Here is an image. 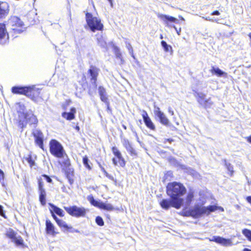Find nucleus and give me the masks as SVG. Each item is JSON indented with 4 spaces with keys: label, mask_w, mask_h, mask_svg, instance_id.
I'll list each match as a JSON object with an SVG mask.
<instances>
[{
    "label": "nucleus",
    "mask_w": 251,
    "mask_h": 251,
    "mask_svg": "<svg viewBox=\"0 0 251 251\" xmlns=\"http://www.w3.org/2000/svg\"><path fill=\"white\" fill-rule=\"evenodd\" d=\"M186 191V188L180 183L173 182L170 183L167 186V194L173 199L174 207L180 208L183 203V199L181 198Z\"/></svg>",
    "instance_id": "1"
},
{
    "label": "nucleus",
    "mask_w": 251,
    "mask_h": 251,
    "mask_svg": "<svg viewBox=\"0 0 251 251\" xmlns=\"http://www.w3.org/2000/svg\"><path fill=\"white\" fill-rule=\"evenodd\" d=\"M218 208L224 211L223 208L215 205H210L207 207L196 205L193 209L190 210V215L193 218H197L201 217L203 214H208L211 212H213Z\"/></svg>",
    "instance_id": "2"
},
{
    "label": "nucleus",
    "mask_w": 251,
    "mask_h": 251,
    "mask_svg": "<svg viewBox=\"0 0 251 251\" xmlns=\"http://www.w3.org/2000/svg\"><path fill=\"white\" fill-rule=\"evenodd\" d=\"M86 19L87 25L92 31L102 30L103 25L99 18L94 17L90 13H87L86 14Z\"/></svg>",
    "instance_id": "3"
},
{
    "label": "nucleus",
    "mask_w": 251,
    "mask_h": 251,
    "mask_svg": "<svg viewBox=\"0 0 251 251\" xmlns=\"http://www.w3.org/2000/svg\"><path fill=\"white\" fill-rule=\"evenodd\" d=\"M7 25L12 30L17 33L22 32L25 29L23 21L16 16L11 17L8 20Z\"/></svg>",
    "instance_id": "4"
},
{
    "label": "nucleus",
    "mask_w": 251,
    "mask_h": 251,
    "mask_svg": "<svg viewBox=\"0 0 251 251\" xmlns=\"http://www.w3.org/2000/svg\"><path fill=\"white\" fill-rule=\"evenodd\" d=\"M50 151L52 155L58 158L64 157L65 154L63 147L56 140L52 139L50 142Z\"/></svg>",
    "instance_id": "5"
},
{
    "label": "nucleus",
    "mask_w": 251,
    "mask_h": 251,
    "mask_svg": "<svg viewBox=\"0 0 251 251\" xmlns=\"http://www.w3.org/2000/svg\"><path fill=\"white\" fill-rule=\"evenodd\" d=\"M64 209L70 215L75 217H85L87 210L83 207H78L76 205L72 206H64Z\"/></svg>",
    "instance_id": "6"
},
{
    "label": "nucleus",
    "mask_w": 251,
    "mask_h": 251,
    "mask_svg": "<svg viewBox=\"0 0 251 251\" xmlns=\"http://www.w3.org/2000/svg\"><path fill=\"white\" fill-rule=\"evenodd\" d=\"M195 96L200 104L205 107H209L212 104V102L210 100V99H206L205 95L202 93L195 92Z\"/></svg>",
    "instance_id": "7"
},
{
    "label": "nucleus",
    "mask_w": 251,
    "mask_h": 251,
    "mask_svg": "<svg viewBox=\"0 0 251 251\" xmlns=\"http://www.w3.org/2000/svg\"><path fill=\"white\" fill-rule=\"evenodd\" d=\"M6 235L17 246L23 245L24 240L20 236H17L16 233L12 229H9L6 232Z\"/></svg>",
    "instance_id": "8"
},
{
    "label": "nucleus",
    "mask_w": 251,
    "mask_h": 251,
    "mask_svg": "<svg viewBox=\"0 0 251 251\" xmlns=\"http://www.w3.org/2000/svg\"><path fill=\"white\" fill-rule=\"evenodd\" d=\"M19 106L23 110L22 112H19V117L23 116L25 118H28V116H30V119L28 122L31 124H36L38 122V120L36 117L32 113V111H30L26 113H24L25 106L23 104H20Z\"/></svg>",
    "instance_id": "9"
},
{
    "label": "nucleus",
    "mask_w": 251,
    "mask_h": 251,
    "mask_svg": "<svg viewBox=\"0 0 251 251\" xmlns=\"http://www.w3.org/2000/svg\"><path fill=\"white\" fill-rule=\"evenodd\" d=\"M210 241H214L225 247H230L234 245L231 239H226L220 236H214L211 239H209Z\"/></svg>",
    "instance_id": "10"
},
{
    "label": "nucleus",
    "mask_w": 251,
    "mask_h": 251,
    "mask_svg": "<svg viewBox=\"0 0 251 251\" xmlns=\"http://www.w3.org/2000/svg\"><path fill=\"white\" fill-rule=\"evenodd\" d=\"M32 134L35 138V142L39 147L43 149V140L44 135L43 133L38 129H35L33 130Z\"/></svg>",
    "instance_id": "11"
},
{
    "label": "nucleus",
    "mask_w": 251,
    "mask_h": 251,
    "mask_svg": "<svg viewBox=\"0 0 251 251\" xmlns=\"http://www.w3.org/2000/svg\"><path fill=\"white\" fill-rule=\"evenodd\" d=\"M8 39V35L4 24H0V44H5Z\"/></svg>",
    "instance_id": "12"
},
{
    "label": "nucleus",
    "mask_w": 251,
    "mask_h": 251,
    "mask_svg": "<svg viewBox=\"0 0 251 251\" xmlns=\"http://www.w3.org/2000/svg\"><path fill=\"white\" fill-rule=\"evenodd\" d=\"M40 92V90L35 88L28 87L26 96L33 100L37 101Z\"/></svg>",
    "instance_id": "13"
},
{
    "label": "nucleus",
    "mask_w": 251,
    "mask_h": 251,
    "mask_svg": "<svg viewBox=\"0 0 251 251\" xmlns=\"http://www.w3.org/2000/svg\"><path fill=\"white\" fill-rule=\"evenodd\" d=\"M142 116L146 126L150 129L154 130L155 126L145 110L142 111Z\"/></svg>",
    "instance_id": "14"
},
{
    "label": "nucleus",
    "mask_w": 251,
    "mask_h": 251,
    "mask_svg": "<svg viewBox=\"0 0 251 251\" xmlns=\"http://www.w3.org/2000/svg\"><path fill=\"white\" fill-rule=\"evenodd\" d=\"M157 16L160 19L163 21L167 25H168V22H173L176 24L179 23V21L177 19L169 15L158 14L157 15Z\"/></svg>",
    "instance_id": "15"
},
{
    "label": "nucleus",
    "mask_w": 251,
    "mask_h": 251,
    "mask_svg": "<svg viewBox=\"0 0 251 251\" xmlns=\"http://www.w3.org/2000/svg\"><path fill=\"white\" fill-rule=\"evenodd\" d=\"M99 70L96 67L91 66L88 73L91 76V80L92 83H96L97 77L98 75Z\"/></svg>",
    "instance_id": "16"
},
{
    "label": "nucleus",
    "mask_w": 251,
    "mask_h": 251,
    "mask_svg": "<svg viewBox=\"0 0 251 251\" xmlns=\"http://www.w3.org/2000/svg\"><path fill=\"white\" fill-rule=\"evenodd\" d=\"M112 152L115 156L118 159V162L120 166L124 167L125 165V161L122 156L120 151L116 147H113L112 149Z\"/></svg>",
    "instance_id": "17"
},
{
    "label": "nucleus",
    "mask_w": 251,
    "mask_h": 251,
    "mask_svg": "<svg viewBox=\"0 0 251 251\" xmlns=\"http://www.w3.org/2000/svg\"><path fill=\"white\" fill-rule=\"evenodd\" d=\"M122 143L124 147L130 155H135L136 154L135 150L133 148L131 144L127 139H123L122 140Z\"/></svg>",
    "instance_id": "18"
},
{
    "label": "nucleus",
    "mask_w": 251,
    "mask_h": 251,
    "mask_svg": "<svg viewBox=\"0 0 251 251\" xmlns=\"http://www.w3.org/2000/svg\"><path fill=\"white\" fill-rule=\"evenodd\" d=\"M9 12V5L6 2H0V18H2L8 14Z\"/></svg>",
    "instance_id": "19"
},
{
    "label": "nucleus",
    "mask_w": 251,
    "mask_h": 251,
    "mask_svg": "<svg viewBox=\"0 0 251 251\" xmlns=\"http://www.w3.org/2000/svg\"><path fill=\"white\" fill-rule=\"evenodd\" d=\"M210 72L213 75H215L218 77H226L227 74L226 73L223 72L218 67L212 66Z\"/></svg>",
    "instance_id": "20"
},
{
    "label": "nucleus",
    "mask_w": 251,
    "mask_h": 251,
    "mask_svg": "<svg viewBox=\"0 0 251 251\" xmlns=\"http://www.w3.org/2000/svg\"><path fill=\"white\" fill-rule=\"evenodd\" d=\"M46 230L48 234L54 236L55 234L57 233V232H55L54 230L55 227L51 223V222L50 220H46Z\"/></svg>",
    "instance_id": "21"
},
{
    "label": "nucleus",
    "mask_w": 251,
    "mask_h": 251,
    "mask_svg": "<svg viewBox=\"0 0 251 251\" xmlns=\"http://www.w3.org/2000/svg\"><path fill=\"white\" fill-rule=\"evenodd\" d=\"M28 87H13L12 92L14 94H23L27 95Z\"/></svg>",
    "instance_id": "22"
},
{
    "label": "nucleus",
    "mask_w": 251,
    "mask_h": 251,
    "mask_svg": "<svg viewBox=\"0 0 251 251\" xmlns=\"http://www.w3.org/2000/svg\"><path fill=\"white\" fill-rule=\"evenodd\" d=\"M160 204L162 208L168 209L170 206L174 207L173 199L167 200L164 199L160 202Z\"/></svg>",
    "instance_id": "23"
},
{
    "label": "nucleus",
    "mask_w": 251,
    "mask_h": 251,
    "mask_svg": "<svg viewBox=\"0 0 251 251\" xmlns=\"http://www.w3.org/2000/svg\"><path fill=\"white\" fill-rule=\"evenodd\" d=\"M96 37L98 44L101 48H106L107 47V44L105 37L101 34H97Z\"/></svg>",
    "instance_id": "24"
},
{
    "label": "nucleus",
    "mask_w": 251,
    "mask_h": 251,
    "mask_svg": "<svg viewBox=\"0 0 251 251\" xmlns=\"http://www.w3.org/2000/svg\"><path fill=\"white\" fill-rule=\"evenodd\" d=\"M76 112V109L75 108H72L70 112H63L62 114V116L68 120H71L75 118V114Z\"/></svg>",
    "instance_id": "25"
},
{
    "label": "nucleus",
    "mask_w": 251,
    "mask_h": 251,
    "mask_svg": "<svg viewBox=\"0 0 251 251\" xmlns=\"http://www.w3.org/2000/svg\"><path fill=\"white\" fill-rule=\"evenodd\" d=\"M66 175L69 183L72 184L74 182V170L71 168L67 169L66 171Z\"/></svg>",
    "instance_id": "26"
},
{
    "label": "nucleus",
    "mask_w": 251,
    "mask_h": 251,
    "mask_svg": "<svg viewBox=\"0 0 251 251\" xmlns=\"http://www.w3.org/2000/svg\"><path fill=\"white\" fill-rule=\"evenodd\" d=\"M157 117L159 118V121L162 124L165 126L170 125L169 120L164 113L158 116Z\"/></svg>",
    "instance_id": "27"
},
{
    "label": "nucleus",
    "mask_w": 251,
    "mask_h": 251,
    "mask_svg": "<svg viewBox=\"0 0 251 251\" xmlns=\"http://www.w3.org/2000/svg\"><path fill=\"white\" fill-rule=\"evenodd\" d=\"M99 93L100 96L101 100L103 102H106L107 98L105 89L101 86L99 87Z\"/></svg>",
    "instance_id": "28"
},
{
    "label": "nucleus",
    "mask_w": 251,
    "mask_h": 251,
    "mask_svg": "<svg viewBox=\"0 0 251 251\" xmlns=\"http://www.w3.org/2000/svg\"><path fill=\"white\" fill-rule=\"evenodd\" d=\"M49 205L52 208L51 210H52V211L54 212H55L56 214H57L58 215H59V216H61V217L64 216L63 211L61 209L55 206L54 205H53L52 203H49Z\"/></svg>",
    "instance_id": "29"
},
{
    "label": "nucleus",
    "mask_w": 251,
    "mask_h": 251,
    "mask_svg": "<svg viewBox=\"0 0 251 251\" xmlns=\"http://www.w3.org/2000/svg\"><path fill=\"white\" fill-rule=\"evenodd\" d=\"M39 201L43 205H45L46 203V192L45 190H42V191H39Z\"/></svg>",
    "instance_id": "30"
},
{
    "label": "nucleus",
    "mask_w": 251,
    "mask_h": 251,
    "mask_svg": "<svg viewBox=\"0 0 251 251\" xmlns=\"http://www.w3.org/2000/svg\"><path fill=\"white\" fill-rule=\"evenodd\" d=\"M100 209H102L107 211H112L113 210H114V207L110 203L102 202V204H100Z\"/></svg>",
    "instance_id": "31"
},
{
    "label": "nucleus",
    "mask_w": 251,
    "mask_h": 251,
    "mask_svg": "<svg viewBox=\"0 0 251 251\" xmlns=\"http://www.w3.org/2000/svg\"><path fill=\"white\" fill-rule=\"evenodd\" d=\"M113 50L116 58L120 59L122 63H123V60L120 49L116 46L113 45Z\"/></svg>",
    "instance_id": "32"
},
{
    "label": "nucleus",
    "mask_w": 251,
    "mask_h": 251,
    "mask_svg": "<svg viewBox=\"0 0 251 251\" xmlns=\"http://www.w3.org/2000/svg\"><path fill=\"white\" fill-rule=\"evenodd\" d=\"M57 224L60 227L63 228L65 230L73 228L72 226H69L65 221L62 220H58Z\"/></svg>",
    "instance_id": "33"
},
{
    "label": "nucleus",
    "mask_w": 251,
    "mask_h": 251,
    "mask_svg": "<svg viewBox=\"0 0 251 251\" xmlns=\"http://www.w3.org/2000/svg\"><path fill=\"white\" fill-rule=\"evenodd\" d=\"M89 200L92 205L100 208V204H102V202L96 201L93 197H91Z\"/></svg>",
    "instance_id": "34"
},
{
    "label": "nucleus",
    "mask_w": 251,
    "mask_h": 251,
    "mask_svg": "<svg viewBox=\"0 0 251 251\" xmlns=\"http://www.w3.org/2000/svg\"><path fill=\"white\" fill-rule=\"evenodd\" d=\"M30 117H31L30 116H28V118H24V120H22V119H21L20 118L19 119V126H20V127L21 128H23L24 127H25L26 125V123L27 122H28L29 121V120L30 119Z\"/></svg>",
    "instance_id": "35"
},
{
    "label": "nucleus",
    "mask_w": 251,
    "mask_h": 251,
    "mask_svg": "<svg viewBox=\"0 0 251 251\" xmlns=\"http://www.w3.org/2000/svg\"><path fill=\"white\" fill-rule=\"evenodd\" d=\"M30 117H31L30 116H28V118H24V120H22V119H21L20 118L19 119V126H20V127L21 128H23L24 127H25L26 125V123L27 122H28L29 121V120L30 119Z\"/></svg>",
    "instance_id": "36"
},
{
    "label": "nucleus",
    "mask_w": 251,
    "mask_h": 251,
    "mask_svg": "<svg viewBox=\"0 0 251 251\" xmlns=\"http://www.w3.org/2000/svg\"><path fill=\"white\" fill-rule=\"evenodd\" d=\"M243 234L251 242V230L247 228L242 230Z\"/></svg>",
    "instance_id": "37"
},
{
    "label": "nucleus",
    "mask_w": 251,
    "mask_h": 251,
    "mask_svg": "<svg viewBox=\"0 0 251 251\" xmlns=\"http://www.w3.org/2000/svg\"><path fill=\"white\" fill-rule=\"evenodd\" d=\"M161 44L162 46L163 47L165 51L169 52L170 51V50L172 51V47L170 46V45H168L165 41H161Z\"/></svg>",
    "instance_id": "38"
},
{
    "label": "nucleus",
    "mask_w": 251,
    "mask_h": 251,
    "mask_svg": "<svg viewBox=\"0 0 251 251\" xmlns=\"http://www.w3.org/2000/svg\"><path fill=\"white\" fill-rule=\"evenodd\" d=\"M193 198H194V195H193V192H189L188 194V195L187 196V198H186V203L187 205H189L190 204V203L192 201Z\"/></svg>",
    "instance_id": "39"
},
{
    "label": "nucleus",
    "mask_w": 251,
    "mask_h": 251,
    "mask_svg": "<svg viewBox=\"0 0 251 251\" xmlns=\"http://www.w3.org/2000/svg\"><path fill=\"white\" fill-rule=\"evenodd\" d=\"M62 158L63 159L62 163L65 166L69 167L70 165V162L66 154L65 153V154L64 155V157Z\"/></svg>",
    "instance_id": "40"
},
{
    "label": "nucleus",
    "mask_w": 251,
    "mask_h": 251,
    "mask_svg": "<svg viewBox=\"0 0 251 251\" xmlns=\"http://www.w3.org/2000/svg\"><path fill=\"white\" fill-rule=\"evenodd\" d=\"M225 165L226 166V169L228 170V171L230 173V175L232 176L234 171H233V168L232 166L229 163L225 162Z\"/></svg>",
    "instance_id": "41"
},
{
    "label": "nucleus",
    "mask_w": 251,
    "mask_h": 251,
    "mask_svg": "<svg viewBox=\"0 0 251 251\" xmlns=\"http://www.w3.org/2000/svg\"><path fill=\"white\" fill-rule=\"evenodd\" d=\"M88 162H89V159H88V157L86 156H85L84 157H83V163L84 165L85 166V167H86L88 169L90 170L91 168L88 163Z\"/></svg>",
    "instance_id": "42"
},
{
    "label": "nucleus",
    "mask_w": 251,
    "mask_h": 251,
    "mask_svg": "<svg viewBox=\"0 0 251 251\" xmlns=\"http://www.w3.org/2000/svg\"><path fill=\"white\" fill-rule=\"evenodd\" d=\"M96 222L100 226H102L104 225L103 220L100 216H97L96 218Z\"/></svg>",
    "instance_id": "43"
},
{
    "label": "nucleus",
    "mask_w": 251,
    "mask_h": 251,
    "mask_svg": "<svg viewBox=\"0 0 251 251\" xmlns=\"http://www.w3.org/2000/svg\"><path fill=\"white\" fill-rule=\"evenodd\" d=\"M202 18L206 21H210V22H215L217 23H220V22H219L220 20L218 19L210 18L209 17H202Z\"/></svg>",
    "instance_id": "44"
},
{
    "label": "nucleus",
    "mask_w": 251,
    "mask_h": 251,
    "mask_svg": "<svg viewBox=\"0 0 251 251\" xmlns=\"http://www.w3.org/2000/svg\"><path fill=\"white\" fill-rule=\"evenodd\" d=\"M38 190L39 191H42L45 190L44 188V182L42 178L38 179Z\"/></svg>",
    "instance_id": "45"
},
{
    "label": "nucleus",
    "mask_w": 251,
    "mask_h": 251,
    "mask_svg": "<svg viewBox=\"0 0 251 251\" xmlns=\"http://www.w3.org/2000/svg\"><path fill=\"white\" fill-rule=\"evenodd\" d=\"M154 112L156 116H159V115L163 113L162 111H160V108L158 107H156L155 106H154Z\"/></svg>",
    "instance_id": "46"
},
{
    "label": "nucleus",
    "mask_w": 251,
    "mask_h": 251,
    "mask_svg": "<svg viewBox=\"0 0 251 251\" xmlns=\"http://www.w3.org/2000/svg\"><path fill=\"white\" fill-rule=\"evenodd\" d=\"M172 176L173 173L171 171H169L165 174L164 178L165 179H169L170 178L172 177Z\"/></svg>",
    "instance_id": "47"
},
{
    "label": "nucleus",
    "mask_w": 251,
    "mask_h": 251,
    "mask_svg": "<svg viewBox=\"0 0 251 251\" xmlns=\"http://www.w3.org/2000/svg\"><path fill=\"white\" fill-rule=\"evenodd\" d=\"M4 177V173L1 170H0V180L1 183H2L3 186H4V183H3Z\"/></svg>",
    "instance_id": "48"
},
{
    "label": "nucleus",
    "mask_w": 251,
    "mask_h": 251,
    "mask_svg": "<svg viewBox=\"0 0 251 251\" xmlns=\"http://www.w3.org/2000/svg\"><path fill=\"white\" fill-rule=\"evenodd\" d=\"M43 177L45 178V180L49 183H51L52 182V179L47 175H44L42 176Z\"/></svg>",
    "instance_id": "49"
},
{
    "label": "nucleus",
    "mask_w": 251,
    "mask_h": 251,
    "mask_svg": "<svg viewBox=\"0 0 251 251\" xmlns=\"http://www.w3.org/2000/svg\"><path fill=\"white\" fill-rule=\"evenodd\" d=\"M171 27H173L176 31V33H177V34L178 35H179L180 34V32H181V28H177L175 25H170Z\"/></svg>",
    "instance_id": "50"
},
{
    "label": "nucleus",
    "mask_w": 251,
    "mask_h": 251,
    "mask_svg": "<svg viewBox=\"0 0 251 251\" xmlns=\"http://www.w3.org/2000/svg\"><path fill=\"white\" fill-rule=\"evenodd\" d=\"M26 160L31 166L33 165L34 162L32 160L31 156L27 157Z\"/></svg>",
    "instance_id": "51"
},
{
    "label": "nucleus",
    "mask_w": 251,
    "mask_h": 251,
    "mask_svg": "<svg viewBox=\"0 0 251 251\" xmlns=\"http://www.w3.org/2000/svg\"><path fill=\"white\" fill-rule=\"evenodd\" d=\"M50 213H51V215L53 219L55 220L56 222L57 223L58 220H60L54 214V212L52 211V210L50 209Z\"/></svg>",
    "instance_id": "52"
},
{
    "label": "nucleus",
    "mask_w": 251,
    "mask_h": 251,
    "mask_svg": "<svg viewBox=\"0 0 251 251\" xmlns=\"http://www.w3.org/2000/svg\"><path fill=\"white\" fill-rule=\"evenodd\" d=\"M118 159L117 158H113V159H112V161H113V164L115 165H117L118 164H119V162H118Z\"/></svg>",
    "instance_id": "53"
},
{
    "label": "nucleus",
    "mask_w": 251,
    "mask_h": 251,
    "mask_svg": "<svg viewBox=\"0 0 251 251\" xmlns=\"http://www.w3.org/2000/svg\"><path fill=\"white\" fill-rule=\"evenodd\" d=\"M0 215L1 216L4 217L3 210V207L1 205H0Z\"/></svg>",
    "instance_id": "54"
},
{
    "label": "nucleus",
    "mask_w": 251,
    "mask_h": 251,
    "mask_svg": "<svg viewBox=\"0 0 251 251\" xmlns=\"http://www.w3.org/2000/svg\"><path fill=\"white\" fill-rule=\"evenodd\" d=\"M220 14V12L217 10L213 12L211 14V15H219Z\"/></svg>",
    "instance_id": "55"
},
{
    "label": "nucleus",
    "mask_w": 251,
    "mask_h": 251,
    "mask_svg": "<svg viewBox=\"0 0 251 251\" xmlns=\"http://www.w3.org/2000/svg\"><path fill=\"white\" fill-rule=\"evenodd\" d=\"M129 51V53H130V54H131V55L134 57V55H133V49L132 48L130 49H129V50H128Z\"/></svg>",
    "instance_id": "56"
},
{
    "label": "nucleus",
    "mask_w": 251,
    "mask_h": 251,
    "mask_svg": "<svg viewBox=\"0 0 251 251\" xmlns=\"http://www.w3.org/2000/svg\"><path fill=\"white\" fill-rule=\"evenodd\" d=\"M168 112L171 115H173L174 114L173 110L171 108H169L168 109Z\"/></svg>",
    "instance_id": "57"
},
{
    "label": "nucleus",
    "mask_w": 251,
    "mask_h": 251,
    "mask_svg": "<svg viewBox=\"0 0 251 251\" xmlns=\"http://www.w3.org/2000/svg\"><path fill=\"white\" fill-rule=\"evenodd\" d=\"M247 201L251 204V196H248L246 198Z\"/></svg>",
    "instance_id": "58"
},
{
    "label": "nucleus",
    "mask_w": 251,
    "mask_h": 251,
    "mask_svg": "<svg viewBox=\"0 0 251 251\" xmlns=\"http://www.w3.org/2000/svg\"><path fill=\"white\" fill-rule=\"evenodd\" d=\"M126 48H127L128 50H129V49H131L132 47L131 45L129 43H127L126 45Z\"/></svg>",
    "instance_id": "59"
},
{
    "label": "nucleus",
    "mask_w": 251,
    "mask_h": 251,
    "mask_svg": "<svg viewBox=\"0 0 251 251\" xmlns=\"http://www.w3.org/2000/svg\"><path fill=\"white\" fill-rule=\"evenodd\" d=\"M167 141H168L169 142H171L172 141H173V140L171 139H164V141L163 142L164 143H166Z\"/></svg>",
    "instance_id": "60"
},
{
    "label": "nucleus",
    "mask_w": 251,
    "mask_h": 251,
    "mask_svg": "<svg viewBox=\"0 0 251 251\" xmlns=\"http://www.w3.org/2000/svg\"><path fill=\"white\" fill-rule=\"evenodd\" d=\"M243 251H251V250L248 248H245L243 250Z\"/></svg>",
    "instance_id": "61"
},
{
    "label": "nucleus",
    "mask_w": 251,
    "mask_h": 251,
    "mask_svg": "<svg viewBox=\"0 0 251 251\" xmlns=\"http://www.w3.org/2000/svg\"><path fill=\"white\" fill-rule=\"evenodd\" d=\"M109 2L110 3L111 6L113 7V3H112V0H108Z\"/></svg>",
    "instance_id": "62"
},
{
    "label": "nucleus",
    "mask_w": 251,
    "mask_h": 251,
    "mask_svg": "<svg viewBox=\"0 0 251 251\" xmlns=\"http://www.w3.org/2000/svg\"><path fill=\"white\" fill-rule=\"evenodd\" d=\"M73 232H79V231L77 230V229H74L73 230H72Z\"/></svg>",
    "instance_id": "63"
},
{
    "label": "nucleus",
    "mask_w": 251,
    "mask_h": 251,
    "mask_svg": "<svg viewBox=\"0 0 251 251\" xmlns=\"http://www.w3.org/2000/svg\"><path fill=\"white\" fill-rule=\"evenodd\" d=\"M248 141L249 142L251 143V136H250L249 137H248Z\"/></svg>",
    "instance_id": "64"
}]
</instances>
